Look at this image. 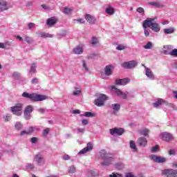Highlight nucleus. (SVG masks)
Instances as JSON below:
<instances>
[{
    "instance_id": "45",
    "label": "nucleus",
    "mask_w": 177,
    "mask_h": 177,
    "mask_svg": "<svg viewBox=\"0 0 177 177\" xmlns=\"http://www.w3.org/2000/svg\"><path fill=\"white\" fill-rule=\"evenodd\" d=\"M91 44H92V45H96V44H97V39L95 37H93Z\"/></svg>"
},
{
    "instance_id": "33",
    "label": "nucleus",
    "mask_w": 177,
    "mask_h": 177,
    "mask_svg": "<svg viewBox=\"0 0 177 177\" xmlns=\"http://www.w3.org/2000/svg\"><path fill=\"white\" fill-rule=\"evenodd\" d=\"M144 49H151L153 48V43L149 41L146 45L143 46Z\"/></svg>"
},
{
    "instance_id": "42",
    "label": "nucleus",
    "mask_w": 177,
    "mask_h": 177,
    "mask_svg": "<svg viewBox=\"0 0 177 177\" xmlns=\"http://www.w3.org/2000/svg\"><path fill=\"white\" fill-rule=\"evenodd\" d=\"M151 151V153H157V151H158V145H156L155 147H152Z\"/></svg>"
},
{
    "instance_id": "3",
    "label": "nucleus",
    "mask_w": 177,
    "mask_h": 177,
    "mask_svg": "<svg viewBox=\"0 0 177 177\" xmlns=\"http://www.w3.org/2000/svg\"><path fill=\"white\" fill-rule=\"evenodd\" d=\"M100 157L104 159V162L102 163V165L105 167L110 165L113 161H114V155H113V153H106L104 150L101 151Z\"/></svg>"
},
{
    "instance_id": "36",
    "label": "nucleus",
    "mask_w": 177,
    "mask_h": 177,
    "mask_svg": "<svg viewBox=\"0 0 177 177\" xmlns=\"http://www.w3.org/2000/svg\"><path fill=\"white\" fill-rule=\"evenodd\" d=\"M21 128H23V125L20 123V122H17L15 124V129H16L17 131H20V129H21Z\"/></svg>"
},
{
    "instance_id": "1",
    "label": "nucleus",
    "mask_w": 177,
    "mask_h": 177,
    "mask_svg": "<svg viewBox=\"0 0 177 177\" xmlns=\"http://www.w3.org/2000/svg\"><path fill=\"white\" fill-rule=\"evenodd\" d=\"M147 27L151 28L154 32H160V26L158 24L154 22V19L153 18H148L142 22V28H144V34L145 37H149L150 35V31L147 30Z\"/></svg>"
},
{
    "instance_id": "57",
    "label": "nucleus",
    "mask_w": 177,
    "mask_h": 177,
    "mask_svg": "<svg viewBox=\"0 0 177 177\" xmlns=\"http://www.w3.org/2000/svg\"><path fill=\"white\" fill-rule=\"evenodd\" d=\"M45 109L44 108H41L38 110V111L41 113V114H44V113H45Z\"/></svg>"
},
{
    "instance_id": "43",
    "label": "nucleus",
    "mask_w": 177,
    "mask_h": 177,
    "mask_svg": "<svg viewBox=\"0 0 177 177\" xmlns=\"http://www.w3.org/2000/svg\"><path fill=\"white\" fill-rule=\"evenodd\" d=\"M84 117H93V113L92 112H86L84 115H81Z\"/></svg>"
},
{
    "instance_id": "55",
    "label": "nucleus",
    "mask_w": 177,
    "mask_h": 177,
    "mask_svg": "<svg viewBox=\"0 0 177 177\" xmlns=\"http://www.w3.org/2000/svg\"><path fill=\"white\" fill-rule=\"evenodd\" d=\"M76 21H78L79 23H81L82 24H84L85 21H84L83 19H76Z\"/></svg>"
},
{
    "instance_id": "28",
    "label": "nucleus",
    "mask_w": 177,
    "mask_h": 177,
    "mask_svg": "<svg viewBox=\"0 0 177 177\" xmlns=\"http://www.w3.org/2000/svg\"><path fill=\"white\" fill-rule=\"evenodd\" d=\"M148 5H151V6H155L156 8H164V6L159 2H149Z\"/></svg>"
},
{
    "instance_id": "59",
    "label": "nucleus",
    "mask_w": 177,
    "mask_h": 177,
    "mask_svg": "<svg viewBox=\"0 0 177 177\" xmlns=\"http://www.w3.org/2000/svg\"><path fill=\"white\" fill-rule=\"evenodd\" d=\"M80 111L78 110V109H76V110H74V111H73V113H74V114H80Z\"/></svg>"
},
{
    "instance_id": "60",
    "label": "nucleus",
    "mask_w": 177,
    "mask_h": 177,
    "mask_svg": "<svg viewBox=\"0 0 177 177\" xmlns=\"http://www.w3.org/2000/svg\"><path fill=\"white\" fill-rule=\"evenodd\" d=\"M16 38L17 39H19V41H23V37H21V36H19V35H17V36H16Z\"/></svg>"
},
{
    "instance_id": "32",
    "label": "nucleus",
    "mask_w": 177,
    "mask_h": 177,
    "mask_svg": "<svg viewBox=\"0 0 177 177\" xmlns=\"http://www.w3.org/2000/svg\"><path fill=\"white\" fill-rule=\"evenodd\" d=\"M149 132H150V131H149L148 129H144L140 131V134L143 135L144 136H149Z\"/></svg>"
},
{
    "instance_id": "52",
    "label": "nucleus",
    "mask_w": 177,
    "mask_h": 177,
    "mask_svg": "<svg viewBox=\"0 0 177 177\" xmlns=\"http://www.w3.org/2000/svg\"><path fill=\"white\" fill-rule=\"evenodd\" d=\"M109 177H121V174H115L113 173L112 174L109 175Z\"/></svg>"
},
{
    "instance_id": "39",
    "label": "nucleus",
    "mask_w": 177,
    "mask_h": 177,
    "mask_svg": "<svg viewBox=\"0 0 177 177\" xmlns=\"http://www.w3.org/2000/svg\"><path fill=\"white\" fill-rule=\"evenodd\" d=\"M138 13H140L141 15H145V9L143 8L139 7L137 8Z\"/></svg>"
},
{
    "instance_id": "2",
    "label": "nucleus",
    "mask_w": 177,
    "mask_h": 177,
    "mask_svg": "<svg viewBox=\"0 0 177 177\" xmlns=\"http://www.w3.org/2000/svg\"><path fill=\"white\" fill-rule=\"evenodd\" d=\"M22 97L26 99H29L31 102H42L43 100H46V99H48V97L46 95L37 93L30 94L27 92H24L22 93Z\"/></svg>"
},
{
    "instance_id": "18",
    "label": "nucleus",
    "mask_w": 177,
    "mask_h": 177,
    "mask_svg": "<svg viewBox=\"0 0 177 177\" xmlns=\"http://www.w3.org/2000/svg\"><path fill=\"white\" fill-rule=\"evenodd\" d=\"M104 74L107 77L113 75V65H107L104 68Z\"/></svg>"
},
{
    "instance_id": "40",
    "label": "nucleus",
    "mask_w": 177,
    "mask_h": 177,
    "mask_svg": "<svg viewBox=\"0 0 177 177\" xmlns=\"http://www.w3.org/2000/svg\"><path fill=\"white\" fill-rule=\"evenodd\" d=\"M82 66H83V68H84L85 71H89V68H88V66H86V62H85V60L82 61Z\"/></svg>"
},
{
    "instance_id": "61",
    "label": "nucleus",
    "mask_w": 177,
    "mask_h": 177,
    "mask_svg": "<svg viewBox=\"0 0 177 177\" xmlns=\"http://www.w3.org/2000/svg\"><path fill=\"white\" fill-rule=\"evenodd\" d=\"M77 131H78V132H80V133H82L84 132L85 129H78Z\"/></svg>"
},
{
    "instance_id": "53",
    "label": "nucleus",
    "mask_w": 177,
    "mask_h": 177,
    "mask_svg": "<svg viewBox=\"0 0 177 177\" xmlns=\"http://www.w3.org/2000/svg\"><path fill=\"white\" fill-rule=\"evenodd\" d=\"M34 26H35L34 23L28 24V27L29 30H31V28H32V27H34Z\"/></svg>"
},
{
    "instance_id": "50",
    "label": "nucleus",
    "mask_w": 177,
    "mask_h": 177,
    "mask_svg": "<svg viewBox=\"0 0 177 177\" xmlns=\"http://www.w3.org/2000/svg\"><path fill=\"white\" fill-rule=\"evenodd\" d=\"M27 169H34V165L33 164H28L26 165Z\"/></svg>"
},
{
    "instance_id": "38",
    "label": "nucleus",
    "mask_w": 177,
    "mask_h": 177,
    "mask_svg": "<svg viewBox=\"0 0 177 177\" xmlns=\"http://www.w3.org/2000/svg\"><path fill=\"white\" fill-rule=\"evenodd\" d=\"M117 50H124V49H127V46L124 45H118L116 47Z\"/></svg>"
},
{
    "instance_id": "64",
    "label": "nucleus",
    "mask_w": 177,
    "mask_h": 177,
    "mask_svg": "<svg viewBox=\"0 0 177 177\" xmlns=\"http://www.w3.org/2000/svg\"><path fill=\"white\" fill-rule=\"evenodd\" d=\"M174 93V97H175V99H177V91H173Z\"/></svg>"
},
{
    "instance_id": "58",
    "label": "nucleus",
    "mask_w": 177,
    "mask_h": 177,
    "mask_svg": "<svg viewBox=\"0 0 177 177\" xmlns=\"http://www.w3.org/2000/svg\"><path fill=\"white\" fill-rule=\"evenodd\" d=\"M63 160H70V156L68 155H65L63 156Z\"/></svg>"
},
{
    "instance_id": "19",
    "label": "nucleus",
    "mask_w": 177,
    "mask_h": 177,
    "mask_svg": "<svg viewBox=\"0 0 177 177\" xmlns=\"http://www.w3.org/2000/svg\"><path fill=\"white\" fill-rule=\"evenodd\" d=\"M129 79L124 78V79H117L115 80L116 85H127L129 82Z\"/></svg>"
},
{
    "instance_id": "44",
    "label": "nucleus",
    "mask_w": 177,
    "mask_h": 177,
    "mask_svg": "<svg viewBox=\"0 0 177 177\" xmlns=\"http://www.w3.org/2000/svg\"><path fill=\"white\" fill-rule=\"evenodd\" d=\"M171 56H175L176 57H177V49H174L171 50V52L170 53Z\"/></svg>"
},
{
    "instance_id": "20",
    "label": "nucleus",
    "mask_w": 177,
    "mask_h": 177,
    "mask_svg": "<svg viewBox=\"0 0 177 177\" xmlns=\"http://www.w3.org/2000/svg\"><path fill=\"white\" fill-rule=\"evenodd\" d=\"M37 35H39L40 38H53V35L44 32H37Z\"/></svg>"
},
{
    "instance_id": "51",
    "label": "nucleus",
    "mask_w": 177,
    "mask_h": 177,
    "mask_svg": "<svg viewBox=\"0 0 177 177\" xmlns=\"http://www.w3.org/2000/svg\"><path fill=\"white\" fill-rule=\"evenodd\" d=\"M37 140H38V138L35 137H32L30 140L31 143H37Z\"/></svg>"
},
{
    "instance_id": "47",
    "label": "nucleus",
    "mask_w": 177,
    "mask_h": 177,
    "mask_svg": "<svg viewBox=\"0 0 177 177\" xmlns=\"http://www.w3.org/2000/svg\"><path fill=\"white\" fill-rule=\"evenodd\" d=\"M50 131V130L49 129V128H46V129H44L43 131L44 136H46V135H48V133H49Z\"/></svg>"
},
{
    "instance_id": "17",
    "label": "nucleus",
    "mask_w": 177,
    "mask_h": 177,
    "mask_svg": "<svg viewBox=\"0 0 177 177\" xmlns=\"http://www.w3.org/2000/svg\"><path fill=\"white\" fill-rule=\"evenodd\" d=\"M92 149H93V145H92V143L91 142H88L87 144V146L79 152V154H85V153H88V151H91Z\"/></svg>"
},
{
    "instance_id": "48",
    "label": "nucleus",
    "mask_w": 177,
    "mask_h": 177,
    "mask_svg": "<svg viewBox=\"0 0 177 177\" xmlns=\"http://www.w3.org/2000/svg\"><path fill=\"white\" fill-rule=\"evenodd\" d=\"M81 94V89L73 91L74 96H78Z\"/></svg>"
},
{
    "instance_id": "62",
    "label": "nucleus",
    "mask_w": 177,
    "mask_h": 177,
    "mask_svg": "<svg viewBox=\"0 0 177 177\" xmlns=\"http://www.w3.org/2000/svg\"><path fill=\"white\" fill-rule=\"evenodd\" d=\"M0 48L1 49H5V44H3V43H0Z\"/></svg>"
},
{
    "instance_id": "10",
    "label": "nucleus",
    "mask_w": 177,
    "mask_h": 177,
    "mask_svg": "<svg viewBox=\"0 0 177 177\" xmlns=\"http://www.w3.org/2000/svg\"><path fill=\"white\" fill-rule=\"evenodd\" d=\"M12 6L8 5V2L5 0H0V12H3L4 10H8L10 9Z\"/></svg>"
},
{
    "instance_id": "13",
    "label": "nucleus",
    "mask_w": 177,
    "mask_h": 177,
    "mask_svg": "<svg viewBox=\"0 0 177 177\" xmlns=\"http://www.w3.org/2000/svg\"><path fill=\"white\" fill-rule=\"evenodd\" d=\"M151 160H153V161H154V162L162 163L167 161V159H165V158H162L161 156H157L156 155H151Z\"/></svg>"
},
{
    "instance_id": "54",
    "label": "nucleus",
    "mask_w": 177,
    "mask_h": 177,
    "mask_svg": "<svg viewBox=\"0 0 177 177\" xmlns=\"http://www.w3.org/2000/svg\"><path fill=\"white\" fill-rule=\"evenodd\" d=\"M82 123L83 124V125H88V120L86 119L82 120Z\"/></svg>"
},
{
    "instance_id": "23",
    "label": "nucleus",
    "mask_w": 177,
    "mask_h": 177,
    "mask_svg": "<svg viewBox=\"0 0 177 177\" xmlns=\"http://www.w3.org/2000/svg\"><path fill=\"white\" fill-rule=\"evenodd\" d=\"M32 132H34V127H30L28 131L24 130L21 131L20 136H24V135H30Z\"/></svg>"
},
{
    "instance_id": "37",
    "label": "nucleus",
    "mask_w": 177,
    "mask_h": 177,
    "mask_svg": "<svg viewBox=\"0 0 177 177\" xmlns=\"http://www.w3.org/2000/svg\"><path fill=\"white\" fill-rule=\"evenodd\" d=\"M10 118H12V116H10V115L8 113L3 117V120L6 122L10 121Z\"/></svg>"
},
{
    "instance_id": "24",
    "label": "nucleus",
    "mask_w": 177,
    "mask_h": 177,
    "mask_svg": "<svg viewBox=\"0 0 177 177\" xmlns=\"http://www.w3.org/2000/svg\"><path fill=\"white\" fill-rule=\"evenodd\" d=\"M73 52L75 55H81V53L84 52V50L82 49V46H77L76 48L73 49Z\"/></svg>"
},
{
    "instance_id": "12",
    "label": "nucleus",
    "mask_w": 177,
    "mask_h": 177,
    "mask_svg": "<svg viewBox=\"0 0 177 177\" xmlns=\"http://www.w3.org/2000/svg\"><path fill=\"white\" fill-rule=\"evenodd\" d=\"M124 132H125V131L122 128H114L110 129L111 135H115L116 133V135L121 136L122 133H124Z\"/></svg>"
},
{
    "instance_id": "26",
    "label": "nucleus",
    "mask_w": 177,
    "mask_h": 177,
    "mask_svg": "<svg viewBox=\"0 0 177 177\" xmlns=\"http://www.w3.org/2000/svg\"><path fill=\"white\" fill-rule=\"evenodd\" d=\"M29 73H30V74H35V73H37V63L32 64Z\"/></svg>"
},
{
    "instance_id": "63",
    "label": "nucleus",
    "mask_w": 177,
    "mask_h": 177,
    "mask_svg": "<svg viewBox=\"0 0 177 177\" xmlns=\"http://www.w3.org/2000/svg\"><path fill=\"white\" fill-rule=\"evenodd\" d=\"M41 8H43V9H49V7L46 6L45 4H42Z\"/></svg>"
},
{
    "instance_id": "14",
    "label": "nucleus",
    "mask_w": 177,
    "mask_h": 177,
    "mask_svg": "<svg viewBox=\"0 0 177 177\" xmlns=\"http://www.w3.org/2000/svg\"><path fill=\"white\" fill-rule=\"evenodd\" d=\"M137 143L140 147H146L147 146V139L145 137H140Z\"/></svg>"
},
{
    "instance_id": "27",
    "label": "nucleus",
    "mask_w": 177,
    "mask_h": 177,
    "mask_svg": "<svg viewBox=\"0 0 177 177\" xmlns=\"http://www.w3.org/2000/svg\"><path fill=\"white\" fill-rule=\"evenodd\" d=\"M165 34H174L175 32V28H169L163 30Z\"/></svg>"
},
{
    "instance_id": "15",
    "label": "nucleus",
    "mask_w": 177,
    "mask_h": 177,
    "mask_svg": "<svg viewBox=\"0 0 177 177\" xmlns=\"http://www.w3.org/2000/svg\"><path fill=\"white\" fill-rule=\"evenodd\" d=\"M35 159L38 165H43V164H45V158H44V156L41 153L36 155Z\"/></svg>"
},
{
    "instance_id": "7",
    "label": "nucleus",
    "mask_w": 177,
    "mask_h": 177,
    "mask_svg": "<svg viewBox=\"0 0 177 177\" xmlns=\"http://www.w3.org/2000/svg\"><path fill=\"white\" fill-rule=\"evenodd\" d=\"M33 110L34 108L31 105H28L25 108L24 114L26 120H30V118H31V115L30 114H31V112L33 111Z\"/></svg>"
},
{
    "instance_id": "31",
    "label": "nucleus",
    "mask_w": 177,
    "mask_h": 177,
    "mask_svg": "<svg viewBox=\"0 0 177 177\" xmlns=\"http://www.w3.org/2000/svg\"><path fill=\"white\" fill-rule=\"evenodd\" d=\"M130 147L133 151H138V148L136 147V145L133 140L130 141Z\"/></svg>"
},
{
    "instance_id": "35",
    "label": "nucleus",
    "mask_w": 177,
    "mask_h": 177,
    "mask_svg": "<svg viewBox=\"0 0 177 177\" xmlns=\"http://www.w3.org/2000/svg\"><path fill=\"white\" fill-rule=\"evenodd\" d=\"M161 103H164V101H162V100H158L156 102L153 104V107H159L161 106Z\"/></svg>"
},
{
    "instance_id": "56",
    "label": "nucleus",
    "mask_w": 177,
    "mask_h": 177,
    "mask_svg": "<svg viewBox=\"0 0 177 177\" xmlns=\"http://www.w3.org/2000/svg\"><path fill=\"white\" fill-rule=\"evenodd\" d=\"M32 84H38V78L35 77L32 80Z\"/></svg>"
},
{
    "instance_id": "22",
    "label": "nucleus",
    "mask_w": 177,
    "mask_h": 177,
    "mask_svg": "<svg viewBox=\"0 0 177 177\" xmlns=\"http://www.w3.org/2000/svg\"><path fill=\"white\" fill-rule=\"evenodd\" d=\"M164 50L163 53L164 55H171V52H172V46L171 45H167L164 46Z\"/></svg>"
},
{
    "instance_id": "8",
    "label": "nucleus",
    "mask_w": 177,
    "mask_h": 177,
    "mask_svg": "<svg viewBox=\"0 0 177 177\" xmlns=\"http://www.w3.org/2000/svg\"><path fill=\"white\" fill-rule=\"evenodd\" d=\"M162 174L167 177H176L177 176V170L167 169L163 171Z\"/></svg>"
},
{
    "instance_id": "5",
    "label": "nucleus",
    "mask_w": 177,
    "mask_h": 177,
    "mask_svg": "<svg viewBox=\"0 0 177 177\" xmlns=\"http://www.w3.org/2000/svg\"><path fill=\"white\" fill-rule=\"evenodd\" d=\"M107 100V96L104 94H100L98 97L95 100L94 103L95 106L98 107H102V106H104V102Z\"/></svg>"
},
{
    "instance_id": "41",
    "label": "nucleus",
    "mask_w": 177,
    "mask_h": 177,
    "mask_svg": "<svg viewBox=\"0 0 177 177\" xmlns=\"http://www.w3.org/2000/svg\"><path fill=\"white\" fill-rule=\"evenodd\" d=\"M64 13H65V15H70V13H71V9L68 8H64Z\"/></svg>"
},
{
    "instance_id": "16",
    "label": "nucleus",
    "mask_w": 177,
    "mask_h": 177,
    "mask_svg": "<svg viewBox=\"0 0 177 177\" xmlns=\"http://www.w3.org/2000/svg\"><path fill=\"white\" fill-rule=\"evenodd\" d=\"M84 19L86 20V21L88 23H89V24H96V18H95V17H93L89 14H86L84 16Z\"/></svg>"
},
{
    "instance_id": "29",
    "label": "nucleus",
    "mask_w": 177,
    "mask_h": 177,
    "mask_svg": "<svg viewBox=\"0 0 177 177\" xmlns=\"http://www.w3.org/2000/svg\"><path fill=\"white\" fill-rule=\"evenodd\" d=\"M105 12L108 14V15H114V8H113V7L111 6H108V8H106Z\"/></svg>"
},
{
    "instance_id": "25",
    "label": "nucleus",
    "mask_w": 177,
    "mask_h": 177,
    "mask_svg": "<svg viewBox=\"0 0 177 177\" xmlns=\"http://www.w3.org/2000/svg\"><path fill=\"white\" fill-rule=\"evenodd\" d=\"M57 20L55 19H54L53 17L49 18L47 20V26H55V24H56L57 23Z\"/></svg>"
},
{
    "instance_id": "34",
    "label": "nucleus",
    "mask_w": 177,
    "mask_h": 177,
    "mask_svg": "<svg viewBox=\"0 0 177 177\" xmlns=\"http://www.w3.org/2000/svg\"><path fill=\"white\" fill-rule=\"evenodd\" d=\"M24 40L27 42V44H32V42H34V40L32 39V38L27 35L24 37Z\"/></svg>"
},
{
    "instance_id": "49",
    "label": "nucleus",
    "mask_w": 177,
    "mask_h": 177,
    "mask_svg": "<svg viewBox=\"0 0 177 177\" xmlns=\"http://www.w3.org/2000/svg\"><path fill=\"white\" fill-rule=\"evenodd\" d=\"M176 153V152L175 151L174 149H170L169 151V156H175Z\"/></svg>"
},
{
    "instance_id": "4",
    "label": "nucleus",
    "mask_w": 177,
    "mask_h": 177,
    "mask_svg": "<svg viewBox=\"0 0 177 177\" xmlns=\"http://www.w3.org/2000/svg\"><path fill=\"white\" fill-rule=\"evenodd\" d=\"M11 113L14 114L15 115H17L18 117H20L21 115L23 110V104L18 103L16 104L15 106L10 107Z\"/></svg>"
},
{
    "instance_id": "9",
    "label": "nucleus",
    "mask_w": 177,
    "mask_h": 177,
    "mask_svg": "<svg viewBox=\"0 0 177 177\" xmlns=\"http://www.w3.org/2000/svg\"><path fill=\"white\" fill-rule=\"evenodd\" d=\"M138 63L136 61H130L128 62H124L122 66L124 68H135L136 67Z\"/></svg>"
},
{
    "instance_id": "21",
    "label": "nucleus",
    "mask_w": 177,
    "mask_h": 177,
    "mask_svg": "<svg viewBox=\"0 0 177 177\" xmlns=\"http://www.w3.org/2000/svg\"><path fill=\"white\" fill-rule=\"evenodd\" d=\"M145 75L148 77V78H150L151 80H154V75L153 74V72L147 67H145Z\"/></svg>"
},
{
    "instance_id": "46",
    "label": "nucleus",
    "mask_w": 177,
    "mask_h": 177,
    "mask_svg": "<svg viewBox=\"0 0 177 177\" xmlns=\"http://www.w3.org/2000/svg\"><path fill=\"white\" fill-rule=\"evenodd\" d=\"M68 172L69 174H74L75 172V168L74 167H70Z\"/></svg>"
},
{
    "instance_id": "30",
    "label": "nucleus",
    "mask_w": 177,
    "mask_h": 177,
    "mask_svg": "<svg viewBox=\"0 0 177 177\" xmlns=\"http://www.w3.org/2000/svg\"><path fill=\"white\" fill-rule=\"evenodd\" d=\"M111 108L114 111H120V109L121 108V105L120 104H113L111 105Z\"/></svg>"
},
{
    "instance_id": "6",
    "label": "nucleus",
    "mask_w": 177,
    "mask_h": 177,
    "mask_svg": "<svg viewBox=\"0 0 177 177\" xmlns=\"http://www.w3.org/2000/svg\"><path fill=\"white\" fill-rule=\"evenodd\" d=\"M160 139H162V140H164L165 142H171V140H174V136L167 132L162 133L160 135Z\"/></svg>"
},
{
    "instance_id": "11",
    "label": "nucleus",
    "mask_w": 177,
    "mask_h": 177,
    "mask_svg": "<svg viewBox=\"0 0 177 177\" xmlns=\"http://www.w3.org/2000/svg\"><path fill=\"white\" fill-rule=\"evenodd\" d=\"M111 89L113 91L114 93H115V95H117V96H122L123 99H127V95L122 92L121 90H120L118 88H115V86H111Z\"/></svg>"
}]
</instances>
